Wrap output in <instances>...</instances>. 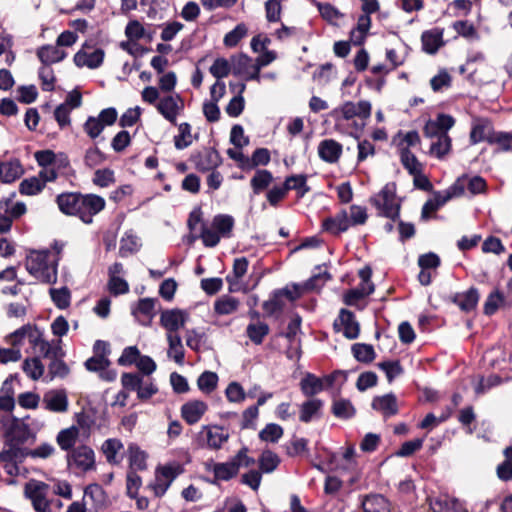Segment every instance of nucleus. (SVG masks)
I'll list each match as a JSON object with an SVG mask.
<instances>
[{"mask_svg":"<svg viewBox=\"0 0 512 512\" xmlns=\"http://www.w3.org/2000/svg\"><path fill=\"white\" fill-rule=\"evenodd\" d=\"M26 271L42 284H54L58 277L57 259L43 250H31L24 261Z\"/></svg>","mask_w":512,"mask_h":512,"instance_id":"obj_2","label":"nucleus"},{"mask_svg":"<svg viewBox=\"0 0 512 512\" xmlns=\"http://www.w3.org/2000/svg\"><path fill=\"white\" fill-rule=\"evenodd\" d=\"M156 110L165 120L176 125L177 118L184 110V100L177 93L164 95L157 102Z\"/></svg>","mask_w":512,"mask_h":512,"instance_id":"obj_8","label":"nucleus"},{"mask_svg":"<svg viewBox=\"0 0 512 512\" xmlns=\"http://www.w3.org/2000/svg\"><path fill=\"white\" fill-rule=\"evenodd\" d=\"M371 201L379 216L392 221L399 220L401 202L396 199L395 191L389 185H386Z\"/></svg>","mask_w":512,"mask_h":512,"instance_id":"obj_4","label":"nucleus"},{"mask_svg":"<svg viewBox=\"0 0 512 512\" xmlns=\"http://www.w3.org/2000/svg\"><path fill=\"white\" fill-rule=\"evenodd\" d=\"M36 55L43 65L59 63L67 57L64 49H60L57 44L43 45L36 50Z\"/></svg>","mask_w":512,"mask_h":512,"instance_id":"obj_25","label":"nucleus"},{"mask_svg":"<svg viewBox=\"0 0 512 512\" xmlns=\"http://www.w3.org/2000/svg\"><path fill=\"white\" fill-rule=\"evenodd\" d=\"M2 170V182L12 183L20 178L24 172L19 160L13 159L7 162H0Z\"/></svg>","mask_w":512,"mask_h":512,"instance_id":"obj_41","label":"nucleus"},{"mask_svg":"<svg viewBox=\"0 0 512 512\" xmlns=\"http://www.w3.org/2000/svg\"><path fill=\"white\" fill-rule=\"evenodd\" d=\"M208 409V404L205 401L192 399L181 406L180 414L188 425H194L202 419Z\"/></svg>","mask_w":512,"mask_h":512,"instance_id":"obj_17","label":"nucleus"},{"mask_svg":"<svg viewBox=\"0 0 512 512\" xmlns=\"http://www.w3.org/2000/svg\"><path fill=\"white\" fill-rule=\"evenodd\" d=\"M350 225V218L346 211H341L335 216L329 217L323 221V229L334 235L347 231Z\"/></svg>","mask_w":512,"mask_h":512,"instance_id":"obj_30","label":"nucleus"},{"mask_svg":"<svg viewBox=\"0 0 512 512\" xmlns=\"http://www.w3.org/2000/svg\"><path fill=\"white\" fill-rule=\"evenodd\" d=\"M206 470L211 471L214 475L212 483L219 481H229L237 476L239 470L235 463L231 460L228 462L208 463L206 464Z\"/></svg>","mask_w":512,"mask_h":512,"instance_id":"obj_22","label":"nucleus"},{"mask_svg":"<svg viewBox=\"0 0 512 512\" xmlns=\"http://www.w3.org/2000/svg\"><path fill=\"white\" fill-rule=\"evenodd\" d=\"M48 492L49 485L36 479L29 480L24 486V494L37 512H51V503L47 499Z\"/></svg>","mask_w":512,"mask_h":512,"instance_id":"obj_5","label":"nucleus"},{"mask_svg":"<svg viewBox=\"0 0 512 512\" xmlns=\"http://www.w3.org/2000/svg\"><path fill=\"white\" fill-rule=\"evenodd\" d=\"M451 149V138L448 135H438L435 142H432L430 146V153L436 156L438 159L444 158Z\"/></svg>","mask_w":512,"mask_h":512,"instance_id":"obj_60","label":"nucleus"},{"mask_svg":"<svg viewBox=\"0 0 512 512\" xmlns=\"http://www.w3.org/2000/svg\"><path fill=\"white\" fill-rule=\"evenodd\" d=\"M284 434L283 428L275 423L267 424L260 432L259 438L264 442L276 443Z\"/></svg>","mask_w":512,"mask_h":512,"instance_id":"obj_62","label":"nucleus"},{"mask_svg":"<svg viewBox=\"0 0 512 512\" xmlns=\"http://www.w3.org/2000/svg\"><path fill=\"white\" fill-rule=\"evenodd\" d=\"M450 301L457 305L465 313L476 309L480 294L476 287H470L465 292H456L449 297Z\"/></svg>","mask_w":512,"mask_h":512,"instance_id":"obj_18","label":"nucleus"},{"mask_svg":"<svg viewBox=\"0 0 512 512\" xmlns=\"http://www.w3.org/2000/svg\"><path fill=\"white\" fill-rule=\"evenodd\" d=\"M233 74L242 76L245 80L260 79V70L255 64L254 60L246 55L238 56L233 63Z\"/></svg>","mask_w":512,"mask_h":512,"instance_id":"obj_19","label":"nucleus"},{"mask_svg":"<svg viewBox=\"0 0 512 512\" xmlns=\"http://www.w3.org/2000/svg\"><path fill=\"white\" fill-rule=\"evenodd\" d=\"M377 367L385 373L389 383L404 373V369L399 360L379 362Z\"/></svg>","mask_w":512,"mask_h":512,"instance_id":"obj_56","label":"nucleus"},{"mask_svg":"<svg viewBox=\"0 0 512 512\" xmlns=\"http://www.w3.org/2000/svg\"><path fill=\"white\" fill-rule=\"evenodd\" d=\"M219 377L215 372L205 371L197 379L198 389L204 394H211L218 386Z\"/></svg>","mask_w":512,"mask_h":512,"instance_id":"obj_46","label":"nucleus"},{"mask_svg":"<svg viewBox=\"0 0 512 512\" xmlns=\"http://www.w3.org/2000/svg\"><path fill=\"white\" fill-rule=\"evenodd\" d=\"M64 356H56L50 359L48 373L53 378H65L70 373L68 365L63 360Z\"/></svg>","mask_w":512,"mask_h":512,"instance_id":"obj_54","label":"nucleus"},{"mask_svg":"<svg viewBox=\"0 0 512 512\" xmlns=\"http://www.w3.org/2000/svg\"><path fill=\"white\" fill-rule=\"evenodd\" d=\"M323 402L319 399H310L304 402L300 407V421L308 423L314 418H318L321 413Z\"/></svg>","mask_w":512,"mask_h":512,"instance_id":"obj_42","label":"nucleus"},{"mask_svg":"<svg viewBox=\"0 0 512 512\" xmlns=\"http://www.w3.org/2000/svg\"><path fill=\"white\" fill-rule=\"evenodd\" d=\"M401 163L410 175L422 172V165L417 157L408 149L404 148L400 153Z\"/></svg>","mask_w":512,"mask_h":512,"instance_id":"obj_52","label":"nucleus"},{"mask_svg":"<svg viewBox=\"0 0 512 512\" xmlns=\"http://www.w3.org/2000/svg\"><path fill=\"white\" fill-rule=\"evenodd\" d=\"M38 329L39 328L35 324H25L16 329L14 332L8 334L5 337V342L14 348L20 349V347L24 344V340L27 339L31 345Z\"/></svg>","mask_w":512,"mask_h":512,"instance_id":"obj_20","label":"nucleus"},{"mask_svg":"<svg viewBox=\"0 0 512 512\" xmlns=\"http://www.w3.org/2000/svg\"><path fill=\"white\" fill-rule=\"evenodd\" d=\"M241 302L231 295H222L218 297L213 304V316L222 317L236 313Z\"/></svg>","mask_w":512,"mask_h":512,"instance_id":"obj_26","label":"nucleus"},{"mask_svg":"<svg viewBox=\"0 0 512 512\" xmlns=\"http://www.w3.org/2000/svg\"><path fill=\"white\" fill-rule=\"evenodd\" d=\"M83 502L91 506V509L98 511L105 507L107 495L99 484H90L84 490Z\"/></svg>","mask_w":512,"mask_h":512,"instance_id":"obj_24","label":"nucleus"},{"mask_svg":"<svg viewBox=\"0 0 512 512\" xmlns=\"http://www.w3.org/2000/svg\"><path fill=\"white\" fill-rule=\"evenodd\" d=\"M358 277L360 279L359 284L354 287V303L360 299H363L375 290V285L371 281L372 268L370 265H365L358 271Z\"/></svg>","mask_w":512,"mask_h":512,"instance_id":"obj_21","label":"nucleus"},{"mask_svg":"<svg viewBox=\"0 0 512 512\" xmlns=\"http://www.w3.org/2000/svg\"><path fill=\"white\" fill-rule=\"evenodd\" d=\"M31 346L35 352L44 358L51 359L56 356H65L63 342L61 339H53L48 341L45 339L43 332L38 329Z\"/></svg>","mask_w":512,"mask_h":512,"instance_id":"obj_12","label":"nucleus"},{"mask_svg":"<svg viewBox=\"0 0 512 512\" xmlns=\"http://www.w3.org/2000/svg\"><path fill=\"white\" fill-rule=\"evenodd\" d=\"M221 162V158L217 151L209 149L205 151L197 162V168L201 171H208L217 167Z\"/></svg>","mask_w":512,"mask_h":512,"instance_id":"obj_59","label":"nucleus"},{"mask_svg":"<svg viewBox=\"0 0 512 512\" xmlns=\"http://www.w3.org/2000/svg\"><path fill=\"white\" fill-rule=\"evenodd\" d=\"M184 471V466L177 461L159 465L155 468L154 480L148 487L155 497L161 498L166 494L174 480Z\"/></svg>","mask_w":512,"mask_h":512,"instance_id":"obj_3","label":"nucleus"},{"mask_svg":"<svg viewBox=\"0 0 512 512\" xmlns=\"http://www.w3.org/2000/svg\"><path fill=\"white\" fill-rule=\"evenodd\" d=\"M213 227L220 234V237L228 238L234 227V219L230 215L219 214L212 220Z\"/></svg>","mask_w":512,"mask_h":512,"instance_id":"obj_48","label":"nucleus"},{"mask_svg":"<svg viewBox=\"0 0 512 512\" xmlns=\"http://www.w3.org/2000/svg\"><path fill=\"white\" fill-rule=\"evenodd\" d=\"M189 319L188 312L181 309H167L161 312L160 325L165 329L166 334L179 335Z\"/></svg>","mask_w":512,"mask_h":512,"instance_id":"obj_14","label":"nucleus"},{"mask_svg":"<svg viewBox=\"0 0 512 512\" xmlns=\"http://www.w3.org/2000/svg\"><path fill=\"white\" fill-rule=\"evenodd\" d=\"M284 184L288 191L296 190L299 197H303L310 188L307 185V177L305 175H292L286 178Z\"/></svg>","mask_w":512,"mask_h":512,"instance_id":"obj_57","label":"nucleus"},{"mask_svg":"<svg viewBox=\"0 0 512 512\" xmlns=\"http://www.w3.org/2000/svg\"><path fill=\"white\" fill-rule=\"evenodd\" d=\"M247 34L248 28L246 24L239 23L233 30L224 36L223 43L228 48L235 47L243 38L247 36Z\"/></svg>","mask_w":512,"mask_h":512,"instance_id":"obj_58","label":"nucleus"},{"mask_svg":"<svg viewBox=\"0 0 512 512\" xmlns=\"http://www.w3.org/2000/svg\"><path fill=\"white\" fill-rule=\"evenodd\" d=\"M497 131L494 130L492 123L486 118H478L472 124L469 141L471 145L486 141L491 145V140L495 139Z\"/></svg>","mask_w":512,"mask_h":512,"instance_id":"obj_15","label":"nucleus"},{"mask_svg":"<svg viewBox=\"0 0 512 512\" xmlns=\"http://www.w3.org/2000/svg\"><path fill=\"white\" fill-rule=\"evenodd\" d=\"M361 2L362 14L358 17L357 25L354 27V31H369L371 27L370 15L377 12L380 9L378 0H359Z\"/></svg>","mask_w":512,"mask_h":512,"instance_id":"obj_28","label":"nucleus"},{"mask_svg":"<svg viewBox=\"0 0 512 512\" xmlns=\"http://www.w3.org/2000/svg\"><path fill=\"white\" fill-rule=\"evenodd\" d=\"M34 157L40 167L57 166V168H66L69 165L67 157L61 156L57 159L52 150L37 151Z\"/></svg>","mask_w":512,"mask_h":512,"instance_id":"obj_35","label":"nucleus"},{"mask_svg":"<svg viewBox=\"0 0 512 512\" xmlns=\"http://www.w3.org/2000/svg\"><path fill=\"white\" fill-rule=\"evenodd\" d=\"M318 278L310 279L305 285H296L293 284L291 286H287L283 289L277 290L274 293L273 298L264 304L265 309H270L271 311L280 310L283 307L282 298L285 297L290 301H294L301 297V295L306 291L314 288V282L317 281Z\"/></svg>","mask_w":512,"mask_h":512,"instance_id":"obj_7","label":"nucleus"},{"mask_svg":"<svg viewBox=\"0 0 512 512\" xmlns=\"http://www.w3.org/2000/svg\"><path fill=\"white\" fill-rule=\"evenodd\" d=\"M273 176L268 170H257L251 178L250 184L255 194L264 191L272 183Z\"/></svg>","mask_w":512,"mask_h":512,"instance_id":"obj_51","label":"nucleus"},{"mask_svg":"<svg viewBox=\"0 0 512 512\" xmlns=\"http://www.w3.org/2000/svg\"><path fill=\"white\" fill-rule=\"evenodd\" d=\"M231 71L233 72V66L230 65L229 61L225 58H217L209 68V72L217 79L221 80L227 77Z\"/></svg>","mask_w":512,"mask_h":512,"instance_id":"obj_63","label":"nucleus"},{"mask_svg":"<svg viewBox=\"0 0 512 512\" xmlns=\"http://www.w3.org/2000/svg\"><path fill=\"white\" fill-rule=\"evenodd\" d=\"M505 303V296L503 292L498 289L492 291L483 306V313L486 316H492L496 313V311L503 306Z\"/></svg>","mask_w":512,"mask_h":512,"instance_id":"obj_47","label":"nucleus"},{"mask_svg":"<svg viewBox=\"0 0 512 512\" xmlns=\"http://www.w3.org/2000/svg\"><path fill=\"white\" fill-rule=\"evenodd\" d=\"M155 300L151 298L140 299L133 309L134 316L143 324L148 323L154 316Z\"/></svg>","mask_w":512,"mask_h":512,"instance_id":"obj_40","label":"nucleus"},{"mask_svg":"<svg viewBox=\"0 0 512 512\" xmlns=\"http://www.w3.org/2000/svg\"><path fill=\"white\" fill-rule=\"evenodd\" d=\"M46 410L54 413H65L69 408V400L66 390L51 389L47 391L42 400Z\"/></svg>","mask_w":512,"mask_h":512,"instance_id":"obj_16","label":"nucleus"},{"mask_svg":"<svg viewBox=\"0 0 512 512\" xmlns=\"http://www.w3.org/2000/svg\"><path fill=\"white\" fill-rule=\"evenodd\" d=\"M22 370L28 378L37 381L44 375L45 366L39 356H33L23 361Z\"/></svg>","mask_w":512,"mask_h":512,"instance_id":"obj_38","label":"nucleus"},{"mask_svg":"<svg viewBox=\"0 0 512 512\" xmlns=\"http://www.w3.org/2000/svg\"><path fill=\"white\" fill-rule=\"evenodd\" d=\"M28 427L17 419H13L6 432L7 442L24 443L27 440Z\"/></svg>","mask_w":512,"mask_h":512,"instance_id":"obj_43","label":"nucleus"},{"mask_svg":"<svg viewBox=\"0 0 512 512\" xmlns=\"http://www.w3.org/2000/svg\"><path fill=\"white\" fill-rule=\"evenodd\" d=\"M371 406L385 417L393 416L398 412L397 398L393 393L374 397Z\"/></svg>","mask_w":512,"mask_h":512,"instance_id":"obj_29","label":"nucleus"},{"mask_svg":"<svg viewBox=\"0 0 512 512\" xmlns=\"http://www.w3.org/2000/svg\"><path fill=\"white\" fill-rule=\"evenodd\" d=\"M147 35L144 25L136 19L130 20L125 27V36L132 41H139Z\"/></svg>","mask_w":512,"mask_h":512,"instance_id":"obj_61","label":"nucleus"},{"mask_svg":"<svg viewBox=\"0 0 512 512\" xmlns=\"http://www.w3.org/2000/svg\"><path fill=\"white\" fill-rule=\"evenodd\" d=\"M342 152V147L339 143L332 139L323 140L318 145V154L320 158L326 162H336Z\"/></svg>","mask_w":512,"mask_h":512,"instance_id":"obj_34","label":"nucleus"},{"mask_svg":"<svg viewBox=\"0 0 512 512\" xmlns=\"http://www.w3.org/2000/svg\"><path fill=\"white\" fill-rule=\"evenodd\" d=\"M118 117L115 108L103 109L97 117L90 116L83 125L84 132L91 138H97L106 126L113 125Z\"/></svg>","mask_w":512,"mask_h":512,"instance_id":"obj_9","label":"nucleus"},{"mask_svg":"<svg viewBox=\"0 0 512 512\" xmlns=\"http://www.w3.org/2000/svg\"><path fill=\"white\" fill-rule=\"evenodd\" d=\"M337 376H341L342 379L344 378L340 373H332L324 377H317L312 373H306L300 381V389L305 396L311 397L323 390L329 389L330 381Z\"/></svg>","mask_w":512,"mask_h":512,"instance_id":"obj_13","label":"nucleus"},{"mask_svg":"<svg viewBox=\"0 0 512 512\" xmlns=\"http://www.w3.org/2000/svg\"><path fill=\"white\" fill-rule=\"evenodd\" d=\"M49 294L57 308L66 309L70 306L71 292L67 287L50 288Z\"/></svg>","mask_w":512,"mask_h":512,"instance_id":"obj_53","label":"nucleus"},{"mask_svg":"<svg viewBox=\"0 0 512 512\" xmlns=\"http://www.w3.org/2000/svg\"><path fill=\"white\" fill-rule=\"evenodd\" d=\"M459 505L458 499L447 496L437 497L430 501V507L434 512H460Z\"/></svg>","mask_w":512,"mask_h":512,"instance_id":"obj_45","label":"nucleus"},{"mask_svg":"<svg viewBox=\"0 0 512 512\" xmlns=\"http://www.w3.org/2000/svg\"><path fill=\"white\" fill-rule=\"evenodd\" d=\"M422 49L428 54H435L444 45L443 29L433 28L426 30L421 35Z\"/></svg>","mask_w":512,"mask_h":512,"instance_id":"obj_27","label":"nucleus"},{"mask_svg":"<svg viewBox=\"0 0 512 512\" xmlns=\"http://www.w3.org/2000/svg\"><path fill=\"white\" fill-rule=\"evenodd\" d=\"M376 358L373 345L366 343H354V359L361 363L369 364Z\"/></svg>","mask_w":512,"mask_h":512,"instance_id":"obj_55","label":"nucleus"},{"mask_svg":"<svg viewBox=\"0 0 512 512\" xmlns=\"http://www.w3.org/2000/svg\"><path fill=\"white\" fill-rule=\"evenodd\" d=\"M79 436L80 428L78 426L72 425L59 431L56 436V442L62 450L68 451L74 447L79 439Z\"/></svg>","mask_w":512,"mask_h":512,"instance_id":"obj_36","label":"nucleus"},{"mask_svg":"<svg viewBox=\"0 0 512 512\" xmlns=\"http://www.w3.org/2000/svg\"><path fill=\"white\" fill-rule=\"evenodd\" d=\"M68 465L84 473L93 471L96 468L95 452L90 446L80 445L68 455Z\"/></svg>","mask_w":512,"mask_h":512,"instance_id":"obj_10","label":"nucleus"},{"mask_svg":"<svg viewBox=\"0 0 512 512\" xmlns=\"http://www.w3.org/2000/svg\"><path fill=\"white\" fill-rule=\"evenodd\" d=\"M104 57L105 52L103 49L94 48L88 43H84L74 55L73 61L79 68L97 69L103 64Z\"/></svg>","mask_w":512,"mask_h":512,"instance_id":"obj_11","label":"nucleus"},{"mask_svg":"<svg viewBox=\"0 0 512 512\" xmlns=\"http://www.w3.org/2000/svg\"><path fill=\"white\" fill-rule=\"evenodd\" d=\"M45 188L43 180L37 176L29 177L19 184V192L22 195L34 196L42 192Z\"/></svg>","mask_w":512,"mask_h":512,"instance_id":"obj_49","label":"nucleus"},{"mask_svg":"<svg viewBox=\"0 0 512 512\" xmlns=\"http://www.w3.org/2000/svg\"><path fill=\"white\" fill-rule=\"evenodd\" d=\"M167 357L182 366L185 362V348L180 335L166 334Z\"/></svg>","mask_w":512,"mask_h":512,"instance_id":"obj_31","label":"nucleus"},{"mask_svg":"<svg viewBox=\"0 0 512 512\" xmlns=\"http://www.w3.org/2000/svg\"><path fill=\"white\" fill-rule=\"evenodd\" d=\"M363 512H391L390 502L383 495L371 494L361 500Z\"/></svg>","mask_w":512,"mask_h":512,"instance_id":"obj_32","label":"nucleus"},{"mask_svg":"<svg viewBox=\"0 0 512 512\" xmlns=\"http://www.w3.org/2000/svg\"><path fill=\"white\" fill-rule=\"evenodd\" d=\"M0 455L8 458L10 461L18 464H22L29 455V448L21 447L17 443L7 442L0 452Z\"/></svg>","mask_w":512,"mask_h":512,"instance_id":"obj_39","label":"nucleus"},{"mask_svg":"<svg viewBox=\"0 0 512 512\" xmlns=\"http://www.w3.org/2000/svg\"><path fill=\"white\" fill-rule=\"evenodd\" d=\"M279 463V457L270 450L263 451L259 458V467L264 473H270L274 471Z\"/></svg>","mask_w":512,"mask_h":512,"instance_id":"obj_64","label":"nucleus"},{"mask_svg":"<svg viewBox=\"0 0 512 512\" xmlns=\"http://www.w3.org/2000/svg\"><path fill=\"white\" fill-rule=\"evenodd\" d=\"M56 203L62 213L78 217L86 224L92 223L93 217L101 212L106 205L104 198L101 196L76 192H66L58 195Z\"/></svg>","mask_w":512,"mask_h":512,"instance_id":"obj_1","label":"nucleus"},{"mask_svg":"<svg viewBox=\"0 0 512 512\" xmlns=\"http://www.w3.org/2000/svg\"><path fill=\"white\" fill-rule=\"evenodd\" d=\"M130 467L135 470H145L147 468V453L140 449L136 444H130L128 447Z\"/></svg>","mask_w":512,"mask_h":512,"instance_id":"obj_44","label":"nucleus"},{"mask_svg":"<svg viewBox=\"0 0 512 512\" xmlns=\"http://www.w3.org/2000/svg\"><path fill=\"white\" fill-rule=\"evenodd\" d=\"M229 438V430L217 424L203 425L199 432L201 446L211 450H220Z\"/></svg>","mask_w":512,"mask_h":512,"instance_id":"obj_6","label":"nucleus"},{"mask_svg":"<svg viewBox=\"0 0 512 512\" xmlns=\"http://www.w3.org/2000/svg\"><path fill=\"white\" fill-rule=\"evenodd\" d=\"M247 336L256 345H260L269 333V327L264 322L250 323L246 329Z\"/></svg>","mask_w":512,"mask_h":512,"instance_id":"obj_50","label":"nucleus"},{"mask_svg":"<svg viewBox=\"0 0 512 512\" xmlns=\"http://www.w3.org/2000/svg\"><path fill=\"white\" fill-rule=\"evenodd\" d=\"M124 445L120 439L110 438L103 442L101 452L111 465H119L123 459Z\"/></svg>","mask_w":512,"mask_h":512,"instance_id":"obj_23","label":"nucleus"},{"mask_svg":"<svg viewBox=\"0 0 512 512\" xmlns=\"http://www.w3.org/2000/svg\"><path fill=\"white\" fill-rule=\"evenodd\" d=\"M333 329L335 334L342 335L346 339L352 338V313L341 309L338 317L334 320Z\"/></svg>","mask_w":512,"mask_h":512,"instance_id":"obj_37","label":"nucleus"},{"mask_svg":"<svg viewBox=\"0 0 512 512\" xmlns=\"http://www.w3.org/2000/svg\"><path fill=\"white\" fill-rule=\"evenodd\" d=\"M230 88L234 91L237 88V95H235L225 107V112L233 118L238 117L244 110L245 100L243 93L246 89L245 83L239 85L230 84Z\"/></svg>","mask_w":512,"mask_h":512,"instance_id":"obj_33","label":"nucleus"}]
</instances>
